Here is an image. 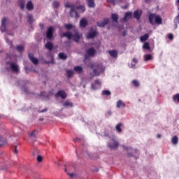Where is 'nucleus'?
Segmentation results:
<instances>
[{"label":"nucleus","mask_w":179,"mask_h":179,"mask_svg":"<svg viewBox=\"0 0 179 179\" xmlns=\"http://www.w3.org/2000/svg\"><path fill=\"white\" fill-rule=\"evenodd\" d=\"M29 57L30 61H31L34 65H37L38 64V59L34 57V55H33V54H29Z\"/></svg>","instance_id":"nucleus-13"},{"label":"nucleus","mask_w":179,"mask_h":179,"mask_svg":"<svg viewBox=\"0 0 179 179\" xmlns=\"http://www.w3.org/2000/svg\"><path fill=\"white\" fill-rule=\"evenodd\" d=\"M48 108H44L42 110H40L39 113H45L46 111H48Z\"/></svg>","instance_id":"nucleus-51"},{"label":"nucleus","mask_w":179,"mask_h":179,"mask_svg":"<svg viewBox=\"0 0 179 179\" xmlns=\"http://www.w3.org/2000/svg\"><path fill=\"white\" fill-rule=\"evenodd\" d=\"M37 135V131L34 130L30 134L29 136H31V138H36Z\"/></svg>","instance_id":"nucleus-42"},{"label":"nucleus","mask_w":179,"mask_h":179,"mask_svg":"<svg viewBox=\"0 0 179 179\" xmlns=\"http://www.w3.org/2000/svg\"><path fill=\"white\" fill-rule=\"evenodd\" d=\"M96 49L91 48H89L87 51V54L89 57H94L96 55Z\"/></svg>","instance_id":"nucleus-11"},{"label":"nucleus","mask_w":179,"mask_h":179,"mask_svg":"<svg viewBox=\"0 0 179 179\" xmlns=\"http://www.w3.org/2000/svg\"><path fill=\"white\" fill-rule=\"evenodd\" d=\"M2 139V137H0V142H1Z\"/></svg>","instance_id":"nucleus-57"},{"label":"nucleus","mask_w":179,"mask_h":179,"mask_svg":"<svg viewBox=\"0 0 179 179\" xmlns=\"http://www.w3.org/2000/svg\"><path fill=\"white\" fill-rule=\"evenodd\" d=\"M131 17H132V12H127L125 13L123 20H124L125 22H127V20H129Z\"/></svg>","instance_id":"nucleus-19"},{"label":"nucleus","mask_w":179,"mask_h":179,"mask_svg":"<svg viewBox=\"0 0 179 179\" xmlns=\"http://www.w3.org/2000/svg\"><path fill=\"white\" fill-rule=\"evenodd\" d=\"M1 146H2V144H0V148H1Z\"/></svg>","instance_id":"nucleus-60"},{"label":"nucleus","mask_w":179,"mask_h":179,"mask_svg":"<svg viewBox=\"0 0 179 179\" xmlns=\"http://www.w3.org/2000/svg\"><path fill=\"white\" fill-rule=\"evenodd\" d=\"M37 161L39 162H43V157L41 155H38L37 157Z\"/></svg>","instance_id":"nucleus-47"},{"label":"nucleus","mask_w":179,"mask_h":179,"mask_svg":"<svg viewBox=\"0 0 179 179\" xmlns=\"http://www.w3.org/2000/svg\"><path fill=\"white\" fill-rule=\"evenodd\" d=\"M143 48L144 50H150V45H149V43L145 42L143 45Z\"/></svg>","instance_id":"nucleus-39"},{"label":"nucleus","mask_w":179,"mask_h":179,"mask_svg":"<svg viewBox=\"0 0 179 179\" xmlns=\"http://www.w3.org/2000/svg\"><path fill=\"white\" fill-rule=\"evenodd\" d=\"M108 54L110 57H113V58H117L118 57V52H117V50H110Z\"/></svg>","instance_id":"nucleus-21"},{"label":"nucleus","mask_w":179,"mask_h":179,"mask_svg":"<svg viewBox=\"0 0 179 179\" xmlns=\"http://www.w3.org/2000/svg\"><path fill=\"white\" fill-rule=\"evenodd\" d=\"M102 94L103 96H110V94H111V92H110V90H103Z\"/></svg>","instance_id":"nucleus-41"},{"label":"nucleus","mask_w":179,"mask_h":179,"mask_svg":"<svg viewBox=\"0 0 179 179\" xmlns=\"http://www.w3.org/2000/svg\"><path fill=\"white\" fill-rule=\"evenodd\" d=\"M66 73L69 78H72L73 76V70H66Z\"/></svg>","instance_id":"nucleus-36"},{"label":"nucleus","mask_w":179,"mask_h":179,"mask_svg":"<svg viewBox=\"0 0 179 179\" xmlns=\"http://www.w3.org/2000/svg\"><path fill=\"white\" fill-rule=\"evenodd\" d=\"M178 2L179 3V0H178Z\"/></svg>","instance_id":"nucleus-62"},{"label":"nucleus","mask_w":179,"mask_h":179,"mask_svg":"<svg viewBox=\"0 0 179 179\" xmlns=\"http://www.w3.org/2000/svg\"><path fill=\"white\" fill-rule=\"evenodd\" d=\"M8 22V18L4 17L1 20V30L2 33H5L6 31V22Z\"/></svg>","instance_id":"nucleus-9"},{"label":"nucleus","mask_w":179,"mask_h":179,"mask_svg":"<svg viewBox=\"0 0 179 179\" xmlns=\"http://www.w3.org/2000/svg\"><path fill=\"white\" fill-rule=\"evenodd\" d=\"M45 48H47V50H48L49 51H52V48H53V45L52 43L51 42H48L45 45Z\"/></svg>","instance_id":"nucleus-26"},{"label":"nucleus","mask_w":179,"mask_h":179,"mask_svg":"<svg viewBox=\"0 0 179 179\" xmlns=\"http://www.w3.org/2000/svg\"><path fill=\"white\" fill-rule=\"evenodd\" d=\"M124 36H125V34H124Z\"/></svg>","instance_id":"nucleus-63"},{"label":"nucleus","mask_w":179,"mask_h":179,"mask_svg":"<svg viewBox=\"0 0 179 179\" xmlns=\"http://www.w3.org/2000/svg\"><path fill=\"white\" fill-rule=\"evenodd\" d=\"M122 127V123H119L115 126L116 132H117V134H121L122 132V128H121Z\"/></svg>","instance_id":"nucleus-22"},{"label":"nucleus","mask_w":179,"mask_h":179,"mask_svg":"<svg viewBox=\"0 0 179 179\" xmlns=\"http://www.w3.org/2000/svg\"><path fill=\"white\" fill-rule=\"evenodd\" d=\"M157 17V15H156L155 14H150L149 15V20H150V23H151V24H156Z\"/></svg>","instance_id":"nucleus-12"},{"label":"nucleus","mask_w":179,"mask_h":179,"mask_svg":"<svg viewBox=\"0 0 179 179\" xmlns=\"http://www.w3.org/2000/svg\"><path fill=\"white\" fill-rule=\"evenodd\" d=\"M57 97H61L62 99H66V93L64 90H59L56 94Z\"/></svg>","instance_id":"nucleus-14"},{"label":"nucleus","mask_w":179,"mask_h":179,"mask_svg":"<svg viewBox=\"0 0 179 179\" xmlns=\"http://www.w3.org/2000/svg\"><path fill=\"white\" fill-rule=\"evenodd\" d=\"M155 23H157V24H162V23H163V21L160 16L157 15V18L155 20Z\"/></svg>","instance_id":"nucleus-37"},{"label":"nucleus","mask_w":179,"mask_h":179,"mask_svg":"<svg viewBox=\"0 0 179 179\" xmlns=\"http://www.w3.org/2000/svg\"><path fill=\"white\" fill-rule=\"evenodd\" d=\"M151 59H153L152 55L148 54L144 55V61H151Z\"/></svg>","instance_id":"nucleus-33"},{"label":"nucleus","mask_w":179,"mask_h":179,"mask_svg":"<svg viewBox=\"0 0 179 179\" xmlns=\"http://www.w3.org/2000/svg\"><path fill=\"white\" fill-rule=\"evenodd\" d=\"M145 2H148V0H145Z\"/></svg>","instance_id":"nucleus-59"},{"label":"nucleus","mask_w":179,"mask_h":179,"mask_svg":"<svg viewBox=\"0 0 179 179\" xmlns=\"http://www.w3.org/2000/svg\"><path fill=\"white\" fill-rule=\"evenodd\" d=\"M141 15H142V10H135L134 13V17H135V19H137V20H139V19H141Z\"/></svg>","instance_id":"nucleus-16"},{"label":"nucleus","mask_w":179,"mask_h":179,"mask_svg":"<svg viewBox=\"0 0 179 179\" xmlns=\"http://www.w3.org/2000/svg\"><path fill=\"white\" fill-rule=\"evenodd\" d=\"M148 38H149V34H145L143 36H141L140 41H143V42L146 41V40H148Z\"/></svg>","instance_id":"nucleus-34"},{"label":"nucleus","mask_w":179,"mask_h":179,"mask_svg":"<svg viewBox=\"0 0 179 179\" xmlns=\"http://www.w3.org/2000/svg\"><path fill=\"white\" fill-rule=\"evenodd\" d=\"M136 64H138V59L134 58V59H133L132 62H131V65L129 66V67L132 68L133 69H135V68H136L135 66H136Z\"/></svg>","instance_id":"nucleus-29"},{"label":"nucleus","mask_w":179,"mask_h":179,"mask_svg":"<svg viewBox=\"0 0 179 179\" xmlns=\"http://www.w3.org/2000/svg\"><path fill=\"white\" fill-rule=\"evenodd\" d=\"M31 72H35V73H37V71L36 70H31Z\"/></svg>","instance_id":"nucleus-56"},{"label":"nucleus","mask_w":179,"mask_h":179,"mask_svg":"<svg viewBox=\"0 0 179 179\" xmlns=\"http://www.w3.org/2000/svg\"><path fill=\"white\" fill-rule=\"evenodd\" d=\"M132 84L134 85V86H135V87H139V82L136 80H134L132 81Z\"/></svg>","instance_id":"nucleus-43"},{"label":"nucleus","mask_w":179,"mask_h":179,"mask_svg":"<svg viewBox=\"0 0 179 179\" xmlns=\"http://www.w3.org/2000/svg\"><path fill=\"white\" fill-rule=\"evenodd\" d=\"M40 96L43 98V100H48V99H50L48 97V94H47V93L45 92H42L41 93Z\"/></svg>","instance_id":"nucleus-31"},{"label":"nucleus","mask_w":179,"mask_h":179,"mask_svg":"<svg viewBox=\"0 0 179 179\" xmlns=\"http://www.w3.org/2000/svg\"><path fill=\"white\" fill-rule=\"evenodd\" d=\"M27 9L28 10H33L34 9V6L33 4V2L31 1H29L27 3Z\"/></svg>","instance_id":"nucleus-20"},{"label":"nucleus","mask_w":179,"mask_h":179,"mask_svg":"<svg viewBox=\"0 0 179 179\" xmlns=\"http://www.w3.org/2000/svg\"><path fill=\"white\" fill-rule=\"evenodd\" d=\"M64 27L67 29V30H73V32L71 33L70 31H67L66 33L63 34V37H66L69 38V40H71V38H73L74 41L78 43L80 38H82V34H79L78 31V29H76V27L72 24H66L64 25Z\"/></svg>","instance_id":"nucleus-1"},{"label":"nucleus","mask_w":179,"mask_h":179,"mask_svg":"<svg viewBox=\"0 0 179 179\" xmlns=\"http://www.w3.org/2000/svg\"><path fill=\"white\" fill-rule=\"evenodd\" d=\"M6 41L7 43L9 44V45H10V47H12V42L10 41H9V39L6 38Z\"/></svg>","instance_id":"nucleus-49"},{"label":"nucleus","mask_w":179,"mask_h":179,"mask_svg":"<svg viewBox=\"0 0 179 179\" xmlns=\"http://www.w3.org/2000/svg\"><path fill=\"white\" fill-rule=\"evenodd\" d=\"M175 26H176V29H177V24H176Z\"/></svg>","instance_id":"nucleus-58"},{"label":"nucleus","mask_w":179,"mask_h":179,"mask_svg":"<svg viewBox=\"0 0 179 179\" xmlns=\"http://www.w3.org/2000/svg\"><path fill=\"white\" fill-rule=\"evenodd\" d=\"M87 26V19L86 18H83L80 21V27H85Z\"/></svg>","instance_id":"nucleus-18"},{"label":"nucleus","mask_w":179,"mask_h":179,"mask_svg":"<svg viewBox=\"0 0 179 179\" xmlns=\"http://www.w3.org/2000/svg\"><path fill=\"white\" fill-rule=\"evenodd\" d=\"M15 150H14V153H17V145H15Z\"/></svg>","instance_id":"nucleus-52"},{"label":"nucleus","mask_w":179,"mask_h":179,"mask_svg":"<svg viewBox=\"0 0 179 179\" xmlns=\"http://www.w3.org/2000/svg\"><path fill=\"white\" fill-rule=\"evenodd\" d=\"M17 3L21 9H24V5L26 3V1L24 0H18Z\"/></svg>","instance_id":"nucleus-27"},{"label":"nucleus","mask_w":179,"mask_h":179,"mask_svg":"<svg viewBox=\"0 0 179 179\" xmlns=\"http://www.w3.org/2000/svg\"><path fill=\"white\" fill-rule=\"evenodd\" d=\"M110 2L113 3V5H116V3H119L120 2H122V0H110Z\"/></svg>","instance_id":"nucleus-44"},{"label":"nucleus","mask_w":179,"mask_h":179,"mask_svg":"<svg viewBox=\"0 0 179 179\" xmlns=\"http://www.w3.org/2000/svg\"><path fill=\"white\" fill-rule=\"evenodd\" d=\"M25 72H26V73H29V70H28L27 67H25Z\"/></svg>","instance_id":"nucleus-53"},{"label":"nucleus","mask_w":179,"mask_h":179,"mask_svg":"<svg viewBox=\"0 0 179 179\" xmlns=\"http://www.w3.org/2000/svg\"><path fill=\"white\" fill-rule=\"evenodd\" d=\"M28 19H29V22L31 23V22H33V15H28Z\"/></svg>","instance_id":"nucleus-46"},{"label":"nucleus","mask_w":179,"mask_h":179,"mask_svg":"<svg viewBox=\"0 0 179 179\" xmlns=\"http://www.w3.org/2000/svg\"><path fill=\"white\" fill-rule=\"evenodd\" d=\"M118 146H120V143L117 141V138L115 136H113L110 141L108 143V147L110 149H117Z\"/></svg>","instance_id":"nucleus-3"},{"label":"nucleus","mask_w":179,"mask_h":179,"mask_svg":"<svg viewBox=\"0 0 179 179\" xmlns=\"http://www.w3.org/2000/svg\"><path fill=\"white\" fill-rule=\"evenodd\" d=\"M89 8H94L96 4L94 3V0H86Z\"/></svg>","instance_id":"nucleus-24"},{"label":"nucleus","mask_w":179,"mask_h":179,"mask_svg":"<svg viewBox=\"0 0 179 179\" xmlns=\"http://www.w3.org/2000/svg\"><path fill=\"white\" fill-rule=\"evenodd\" d=\"M22 90H23L24 92H25V93H27V92H29V90H27V87H24L22 88Z\"/></svg>","instance_id":"nucleus-50"},{"label":"nucleus","mask_w":179,"mask_h":179,"mask_svg":"<svg viewBox=\"0 0 179 179\" xmlns=\"http://www.w3.org/2000/svg\"><path fill=\"white\" fill-rule=\"evenodd\" d=\"M52 5H53L54 8H58V6H59V2L55 1H53Z\"/></svg>","instance_id":"nucleus-45"},{"label":"nucleus","mask_w":179,"mask_h":179,"mask_svg":"<svg viewBox=\"0 0 179 179\" xmlns=\"http://www.w3.org/2000/svg\"><path fill=\"white\" fill-rule=\"evenodd\" d=\"M54 34V27H50L48 28V30L46 31V37L49 40H51L52 38V36Z\"/></svg>","instance_id":"nucleus-8"},{"label":"nucleus","mask_w":179,"mask_h":179,"mask_svg":"<svg viewBox=\"0 0 179 179\" xmlns=\"http://www.w3.org/2000/svg\"><path fill=\"white\" fill-rule=\"evenodd\" d=\"M69 176H70V177H73V173H69Z\"/></svg>","instance_id":"nucleus-54"},{"label":"nucleus","mask_w":179,"mask_h":179,"mask_svg":"<svg viewBox=\"0 0 179 179\" xmlns=\"http://www.w3.org/2000/svg\"><path fill=\"white\" fill-rule=\"evenodd\" d=\"M108 24V20L107 18H104L103 20L99 21L96 22L98 27H104L106 24Z\"/></svg>","instance_id":"nucleus-10"},{"label":"nucleus","mask_w":179,"mask_h":179,"mask_svg":"<svg viewBox=\"0 0 179 179\" xmlns=\"http://www.w3.org/2000/svg\"><path fill=\"white\" fill-rule=\"evenodd\" d=\"M123 148L124 150H127V153L129 154V156H132V154L134 153V149H132V147L123 145Z\"/></svg>","instance_id":"nucleus-15"},{"label":"nucleus","mask_w":179,"mask_h":179,"mask_svg":"<svg viewBox=\"0 0 179 179\" xmlns=\"http://www.w3.org/2000/svg\"><path fill=\"white\" fill-rule=\"evenodd\" d=\"M172 145H177L178 143V137L177 136H173L171 138Z\"/></svg>","instance_id":"nucleus-32"},{"label":"nucleus","mask_w":179,"mask_h":179,"mask_svg":"<svg viewBox=\"0 0 179 179\" xmlns=\"http://www.w3.org/2000/svg\"><path fill=\"white\" fill-rule=\"evenodd\" d=\"M10 65V69H11V71H13V72H15V73H19V65H17V64L15 63V62H10L9 63Z\"/></svg>","instance_id":"nucleus-7"},{"label":"nucleus","mask_w":179,"mask_h":179,"mask_svg":"<svg viewBox=\"0 0 179 179\" xmlns=\"http://www.w3.org/2000/svg\"><path fill=\"white\" fill-rule=\"evenodd\" d=\"M101 88V81L99 80H96L94 83L91 85V89L92 90H97Z\"/></svg>","instance_id":"nucleus-6"},{"label":"nucleus","mask_w":179,"mask_h":179,"mask_svg":"<svg viewBox=\"0 0 179 179\" xmlns=\"http://www.w3.org/2000/svg\"><path fill=\"white\" fill-rule=\"evenodd\" d=\"M125 103L124 101H122V100H118L117 102H116V108H121V107L122 108H124L125 107Z\"/></svg>","instance_id":"nucleus-17"},{"label":"nucleus","mask_w":179,"mask_h":179,"mask_svg":"<svg viewBox=\"0 0 179 179\" xmlns=\"http://www.w3.org/2000/svg\"><path fill=\"white\" fill-rule=\"evenodd\" d=\"M111 17H112V20H113V22H115L116 23L118 22V15L113 14Z\"/></svg>","instance_id":"nucleus-38"},{"label":"nucleus","mask_w":179,"mask_h":179,"mask_svg":"<svg viewBox=\"0 0 179 179\" xmlns=\"http://www.w3.org/2000/svg\"><path fill=\"white\" fill-rule=\"evenodd\" d=\"M59 58H60V59H66V58H68V55H66V53L61 52L59 54Z\"/></svg>","instance_id":"nucleus-35"},{"label":"nucleus","mask_w":179,"mask_h":179,"mask_svg":"<svg viewBox=\"0 0 179 179\" xmlns=\"http://www.w3.org/2000/svg\"><path fill=\"white\" fill-rule=\"evenodd\" d=\"M168 38H169V40H173V38H174V36L173 35V34H168Z\"/></svg>","instance_id":"nucleus-48"},{"label":"nucleus","mask_w":179,"mask_h":179,"mask_svg":"<svg viewBox=\"0 0 179 179\" xmlns=\"http://www.w3.org/2000/svg\"><path fill=\"white\" fill-rule=\"evenodd\" d=\"M74 71L77 73H82V72H83V68H82V66H76L74 67Z\"/></svg>","instance_id":"nucleus-25"},{"label":"nucleus","mask_w":179,"mask_h":179,"mask_svg":"<svg viewBox=\"0 0 179 179\" xmlns=\"http://www.w3.org/2000/svg\"><path fill=\"white\" fill-rule=\"evenodd\" d=\"M91 68L93 69L94 76H99L100 73H103L104 72V66H103V64H101L95 66L91 65Z\"/></svg>","instance_id":"nucleus-4"},{"label":"nucleus","mask_w":179,"mask_h":179,"mask_svg":"<svg viewBox=\"0 0 179 179\" xmlns=\"http://www.w3.org/2000/svg\"><path fill=\"white\" fill-rule=\"evenodd\" d=\"M157 138H162V135L157 134Z\"/></svg>","instance_id":"nucleus-55"},{"label":"nucleus","mask_w":179,"mask_h":179,"mask_svg":"<svg viewBox=\"0 0 179 179\" xmlns=\"http://www.w3.org/2000/svg\"><path fill=\"white\" fill-rule=\"evenodd\" d=\"M17 50L19 52H23L24 51V47L23 45H18L17 46Z\"/></svg>","instance_id":"nucleus-40"},{"label":"nucleus","mask_w":179,"mask_h":179,"mask_svg":"<svg viewBox=\"0 0 179 179\" xmlns=\"http://www.w3.org/2000/svg\"><path fill=\"white\" fill-rule=\"evenodd\" d=\"M66 8H70L69 15L71 17H79V13L76 12V6L75 4L67 3L66 4Z\"/></svg>","instance_id":"nucleus-2"},{"label":"nucleus","mask_w":179,"mask_h":179,"mask_svg":"<svg viewBox=\"0 0 179 179\" xmlns=\"http://www.w3.org/2000/svg\"><path fill=\"white\" fill-rule=\"evenodd\" d=\"M173 103H179V94H176L172 96Z\"/></svg>","instance_id":"nucleus-30"},{"label":"nucleus","mask_w":179,"mask_h":179,"mask_svg":"<svg viewBox=\"0 0 179 179\" xmlns=\"http://www.w3.org/2000/svg\"><path fill=\"white\" fill-rule=\"evenodd\" d=\"M97 30L94 28H91L90 31L86 34V38L89 39H93L97 36Z\"/></svg>","instance_id":"nucleus-5"},{"label":"nucleus","mask_w":179,"mask_h":179,"mask_svg":"<svg viewBox=\"0 0 179 179\" xmlns=\"http://www.w3.org/2000/svg\"><path fill=\"white\" fill-rule=\"evenodd\" d=\"M63 107H73V103L67 100L63 103Z\"/></svg>","instance_id":"nucleus-23"},{"label":"nucleus","mask_w":179,"mask_h":179,"mask_svg":"<svg viewBox=\"0 0 179 179\" xmlns=\"http://www.w3.org/2000/svg\"><path fill=\"white\" fill-rule=\"evenodd\" d=\"M65 171L66 172V169H65Z\"/></svg>","instance_id":"nucleus-61"},{"label":"nucleus","mask_w":179,"mask_h":179,"mask_svg":"<svg viewBox=\"0 0 179 179\" xmlns=\"http://www.w3.org/2000/svg\"><path fill=\"white\" fill-rule=\"evenodd\" d=\"M76 9H78L80 11V13H83L86 9L85 8V6L80 5L79 6H76Z\"/></svg>","instance_id":"nucleus-28"}]
</instances>
